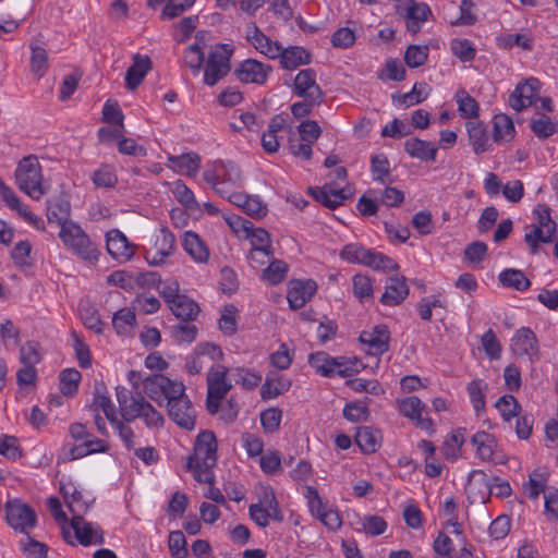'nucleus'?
Returning a JSON list of instances; mask_svg holds the SVG:
<instances>
[{"instance_id":"f257e3e1","label":"nucleus","mask_w":558,"mask_h":558,"mask_svg":"<svg viewBox=\"0 0 558 558\" xmlns=\"http://www.w3.org/2000/svg\"><path fill=\"white\" fill-rule=\"evenodd\" d=\"M217 450L218 444L214 432L206 429L196 436L193 454L187 458L186 469L198 483L215 482L213 469L218 461Z\"/></svg>"},{"instance_id":"f03ea898","label":"nucleus","mask_w":558,"mask_h":558,"mask_svg":"<svg viewBox=\"0 0 558 558\" xmlns=\"http://www.w3.org/2000/svg\"><path fill=\"white\" fill-rule=\"evenodd\" d=\"M59 238L64 246L71 250L80 258L89 263L98 260L99 251L93 243L86 232L77 223L63 227L59 232Z\"/></svg>"},{"instance_id":"7ed1b4c3","label":"nucleus","mask_w":558,"mask_h":558,"mask_svg":"<svg viewBox=\"0 0 558 558\" xmlns=\"http://www.w3.org/2000/svg\"><path fill=\"white\" fill-rule=\"evenodd\" d=\"M308 364L324 377H349L357 372V361L343 356L333 357L326 352L312 353L308 356Z\"/></svg>"},{"instance_id":"20e7f679","label":"nucleus","mask_w":558,"mask_h":558,"mask_svg":"<svg viewBox=\"0 0 558 558\" xmlns=\"http://www.w3.org/2000/svg\"><path fill=\"white\" fill-rule=\"evenodd\" d=\"M232 53L233 48L228 44L217 45L210 50L204 68V84L214 86L229 73Z\"/></svg>"},{"instance_id":"39448f33","label":"nucleus","mask_w":558,"mask_h":558,"mask_svg":"<svg viewBox=\"0 0 558 558\" xmlns=\"http://www.w3.org/2000/svg\"><path fill=\"white\" fill-rule=\"evenodd\" d=\"M307 191L316 202L329 209H336L354 195V189L350 184L342 185L338 181L323 186H310Z\"/></svg>"},{"instance_id":"423d86ee","label":"nucleus","mask_w":558,"mask_h":558,"mask_svg":"<svg viewBox=\"0 0 558 558\" xmlns=\"http://www.w3.org/2000/svg\"><path fill=\"white\" fill-rule=\"evenodd\" d=\"M229 223L232 228H241L251 240L253 248L251 250L250 257L253 262L263 263V260L257 258V255L270 256L272 254L268 231L263 228H255L252 221L241 217H236L234 221Z\"/></svg>"},{"instance_id":"0eeeda50","label":"nucleus","mask_w":558,"mask_h":558,"mask_svg":"<svg viewBox=\"0 0 558 558\" xmlns=\"http://www.w3.org/2000/svg\"><path fill=\"white\" fill-rule=\"evenodd\" d=\"M471 444L475 447L478 459L494 464H506L507 456L500 449L497 438L487 432L478 430L472 438Z\"/></svg>"},{"instance_id":"6e6552de","label":"nucleus","mask_w":558,"mask_h":558,"mask_svg":"<svg viewBox=\"0 0 558 558\" xmlns=\"http://www.w3.org/2000/svg\"><path fill=\"white\" fill-rule=\"evenodd\" d=\"M5 518L12 529L25 534H28L29 530L37 524L35 511L20 500H12L5 504Z\"/></svg>"},{"instance_id":"1a4fd4ad","label":"nucleus","mask_w":558,"mask_h":558,"mask_svg":"<svg viewBox=\"0 0 558 558\" xmlns=\"http://www.w3.org/2000/svg\"><path fill=\"white\" fill-rule=\"evenodd\" d=\"M510 347L513 354L520 359L533 362L541 357L536 335L529 327H521L515 331L511 338Z\"/></svg>"},{"instance_id":"9d476101","label":"nucleus","mask_w":558,"mask_h":558,"mask_svg":"<svg viewBox=\"0 0 558 558\" xmlns=\"http://www.w3.org/2000/svg\"><path fill=\"white\" fill-rule=\"evenodd\" d=\"M317 292V283L313 279H293L288 283L287 300L292 311L300 310L310 302Z\"/></svg>"},{"instance_id":"9b49d317","label":"nucleus","mask_w":558,"mask_h":558,"mask_svg":"<svg viewBox=\"0 0 558 558\" xmlns=\"http://www.w3.org/2000/svg\"><path fill=\"white\" fill-rule=\"evenodd\" d=\"M272 68L255 59L242 61L234 70V75L241 83L263 85L266 83Z\"/></svg>"},{"instance_id":"f8f14e48","label":"nucleus","mask_w":558,"mask_h":558,"mask_svg":"<svg viewBox=\"0 0 558 558\" xmlns=\"http://www.w3.org/2000/svg\"><path fill=\"white\" fill-rule=\"evenodd\" d=\"M398 409L402 415L411 420L416 427L434 433V422L429 417H424L422 412L425 404L416 396L407 397L398 401Z\"/></svg>"},{"instance_id":"ddd939ff","label":"nucleus","mask_w":558,"mask_h":558,"mask_svg":"<svg viewBox=\"0 0 558 558\" xmlns=\"http://www.w3.org/2000/svg\"><path fill=\"white\" fill-rule=\"evenodd\" d=\"M359 340L367 347V353L379 356L389 350L390 331L386 325H376L369 331H362Z\"/></svg>"},{"instance_id":"4468645a","label":"nucleus","mask_w":558,"mask_h":558,"mask_svg":"<svg viewBox=\"0 0 558 558\" xmlns=\"http://www.w3.org/2000/svg\"><path fill=\"white\" fill-rule=\"evenodd\" d=\"M541 82L535 77L526 78L519 83L509 96V105L517 112H521L533 104L534 97L538 94Z\"/></svg>"},{"instance_id":"2eb2a0df","label":"nucleus","mask_w":558,"mask_h":558,"mask_svg":"<svg viewBox=\"0 0 558 558\" xmlns=\"http://www.w3.org/2000/svg\"><path fill=\"white\" fill-rule=\"evenodd\" d=\"M293 92L301 98H311L316 101L318 98L324 99V92L316 83V73L313 69L301 70L296 74L293 84Z\"/></svg>"},{"instance_id":"dca6fc26","label":"nucleus","mask_w":558,"mask_h":558,"mask_svg":"<svg viewBox=\"0 0 558 558\" xmlns=\"http://www.w3.org/2000/svg\"><path fill=\"white\" fill-rule=\"evenodd\" d=\"M71 527L75 533V537L83 546L102 545L105 543L104 531L100 526H94L90 522H86L82 515L71 519Z\"/></svg>"},{"instance_id":"f3484780","label":"nucleus","mask_w":558,"mask_h":558,"mask_svg":"<svg viewBox=\"0 0 558 558\" xmlns=\"http://www.w3.org/2000/svg\"><path fill=\"white\" fill-rule=\"evenodd\" d=\"M126 423L136 418H142L147 427H161L163 416L158 412L143 396H140V402L133 403V408L126 411Z\"/></svg>"},{"instance_id":"a211bd4d","label":"nucleus","mask_w":558,"mask_h":558,"mask_svg":"<svg viewBox=\"0 0 558 558\" xmlns=\"http://www.w3.org/2000/svg\"><path fill=\"white\" fill-rule=\"evenodd\" d=\"M246 39L256 50L270 59H276L281 53V45L271 40L255 24L247 27Z\"/></svg>"},{"instance_id":"6ab92c4d","label":"nucleus","mask_w":558,"mask_h":558,"mask_svg":"<svg viewBox=\"0 0 558 558\" xmlns=\"http://www.w3.org/2000/svg\"><path fill=\"white\" fill-rule=\"evenodd\" d=\"M409 294V288L404 277H390L387 279L385 292L379 302L386 306H397L401 304Z\"/></svg>"},{"instance_id":"aec40b11","label":"nucleus","mask_w":558,"mask_h":558,"mask_svg":"<svg viewBox=\"0 0 558 558\" xmlns=\"http://www.w3.org/2000/svg\"><path fill=\"white\" fill-rule=\"evenodd\" d=\"M469 142L475 154H482L492 148L493 137L483 122L469 121L466 123Z\"/></svg>"},{"instance_id":"412c9836","label":"nucleus","mask_w":558,"mask_h":558,"mask_svg":"<svg viewBox=\"0 0 558 558\" xmlns=\"http://www.w3.org/2000/svg\"><path fill=\"white\" fill-rule=\"evenodd\" d=\"M107 251L116 259H129L134 255V248L126 236L119 230L113 229L107 232Z\"/></svg>"},{"instance_id":"4be33fe9","label":"nucleus","mask_w":558,"mask_h":558,"mask_svg":"<svg viewBox=\"0 0 558 558\" xmlns=\"http://www.w3.org/2000/svg\"><path fill=\"white\" fill-rule=\"evenodd\" d=\"M150 69V59L147 56L136 53L133 57L132 65L128 69L125 73V85L128 89H136L141 85V83L143 82L144 77L146 76Z\"/></svg>"},{"instance_id":"5701e85b","label":"nucleus","mask_w":558,"mask_h":558,"mask_svg":"<svg viewBox=\"0 0 558 558\" xmlns=\"http://www.w3.org/2000/svg\"><path fill=\"white\" fill-rule=\"evenodd\" d=\"M476 476L480 477L483 486L488 489V496L487 498H483V502H486L490 495H495L499 498H506L509 497L512 493L509 482L495 476L493 477L494 484H490L487 474L482 470H472L468 476L469 482H471Z\"/></svg>"},{"instance_id":"b1692460","label":"nucleus","mask_w":558,"mask_h":558,"mask_svg":"<svg viewBox=\"0 0 558 558\" xmlns=\"http://www.w3.org/2000/svg\"><path fill=\"white\" fill-rule=\"evenodd\" d=\"M227 372L228 371L225 366H211L209 368L207 375V391L211 398H225L231 389V384L226 379Z\"/></svg>"},{"instance_id":"393cba45","label":"nucleus","mask_w":558,"mask_h":558,"mask_svg":"<svg viewBox=\"0 0 558 558\" xmlns=\"http://www.w3.org/2000/svg\"><path fill=\"white\" fill-rule=\"evenodd\" d=\"M515 136L512 119L506 113L495 114L493 118V142L504 144L511 142Z\"/></svg>"},{"instance_id":"a878e982","label":"nucleus","mask_w":558,"mask_h":558,"mask_svg":"<svg viewBox=\"0 0 558 558\" xmlns=\"http://www.w3.org/2000/svg\"><path fill=\"white\" fill-rule=\"evenodd\" d=\"M109 450V445L107 441L96 438L92 435V437L86 438L80 445H73L66 456L70 460H76L93 453H104Z\"/></svg>"},{"instance_id":"bb28decb","label":"nucleus","mask_w":558,"mask_h":558,"mask_svg":"<svg viewBox=\"0 0 558 558\" xmlns=\"http://www.w3.org/2000/svg\"><path fill=\"white\" fill-rule=\"evenodd\" d=\"M168 306L172 314L182 322L195 320L201 311L198 304L185 294L180 295Z\"/></svg>"},{"instance_id":"cd10ccee","label":"nucleus","mask_w":558,"mask_h":558,"mask_svg":"<svg viewBox=\"0 0 558 558\" xmlns=\"http://www.w3.org/2000/svg\"><path fill=\"white\" fill-rule=\"evenodd\" d=\"M404 150L411 157L418 158L424 161H433L436 157L437 146L434 142L411 137L404 142Z\"/></svg>"},{"instance_id":"c85d7f7f","label":"nucleus","mask_w":558,"mask_h":558,"mask_svg":"<svg viewBox=\"0 0 558 558\" xmlns=\"http://www.w3.org/2000/svg\"><path fill=\"white\" fill-rule=\"evenodd\" d=\"M199 165L201 157L196 153L169 157V168L178 174H196Z\"/></svg>"},{"instance_id":"c756f323","label":"nucleus","mask_w":558,"mask_h":558,"mask_svg":"<svg viewBox=\"0 0 558 558\" xmlns=\"http://www.w3.org/2000/svg\"><path fill=\"white\" fill-rule=\"evenodd\" d=\"M279 57L281 66L286 70H294L311 62L310 52L305 48L299 46L289 47L287 49L281 47V53Z\"/></svg>"},{"instance_id":"7c9ffc66","label":"nucleus","mask_w":558,"mask_h":558,"mask_svg":"<svg viewBox=\"0 0 558 558\" xmlns=\"http://www.w3.org/2000/svg\"><path fill=\"white\" fill-rule=\"evenodd\" d=\"M182 246L184 251L197 263H205L209 257V251L197 233L187 231L184 234Z\"/></svg>"},{"instance_id":"2f4dec72","label":"nucleus","mask_w":558,"mask_h":558,"mask_svg":"<svg viewBox=\"0 0 558 558\" xmlns=\"http://www.w3.org/2000/svg\"><path fill=\"white\" fill-rule=\"evenodd\" d=\"M19 187L34 199H39L50 187L45 177H15Z\"/></svg>"},{"instance_id":"473e14b6","label":"nucleus","mask_w":558,"mask_h":558,"mask_svg":"<svg viewBox=\"0 0 558 558\" xmlns=\"http://www.w3.org/2000/svg\"><path fill=\"white\" fill-rule=\"evenodd\" d=\"M185 407L178 405L172 409L171 404H167L170 418L180 427L191 430L195 426V411L191 401L185 398Z\"/></svg>"},{"instance_id":"72a5a7b5","label":"nucleus","mask_w":558,"mask_h":558,"mask_svg":"<svg viewBox=\"0 0 558 558\" xmlns=\"http://www.w3.org/2000/svg\"><path fill=\"white\" fill-rule=\"evenodd\" d=\"M70 203L63 199H58L56 202H48L47 207V219L49 223H57L60 227V230L74 223L70 219Z\"/></svg>"},{"instance_id":"f704fd0d","label":"nucleus","mask_w":558,"mask_h":558,"mask_svg":"<svg viewBox=\"0 0 558 558\" xmlns=\"http://www.w3.org/2000/svg\"><path fill=\"white\" fill-rule=\"evenodd\" d=\"M380 432L371 426L360 427L355 435V441L364 453L376 452L380 447Z\"/></svg>"},{"instance_id":"c9c22d12","label":"nucleus","mask_w":558,"mask_h":558,"mask_svg":"<svg viewBox=\"0 0 558 558\" xmlns=\"http://www.w3.org/2000/svg\"><path fill=\"white\" fill-rule=\"evenodd\" d=\"M428 89L426 83H416L409 93L392 95V102L398 107H411L421 104L427 98Z\"/></svg>"},{"instance_id":"e433bc0d","label":"nucleus","mask_w":558,"mask_h":558,"mask_svg":"<svg viewBox=\"0 0 558 558\" xmlns=\"http://www.w3.org/2000/svg\"><path fill=\"white\" fill-rule=\"evenodd\" d=\"M430 13L429 7L425 3H414L409 7L405 14L407 29L416 34Z\"/></svg>"},{"instance_id":"4c0bfd02","label":"nucleus","mask_w":558,"mask_h":558,"mask_svg":"<svg viewBox=\"0 0 558 558\" xmlns=\"http://www.w3.org/2000/svg\"><path fill=\"white\" fill-rule=\"evenodd\" d=\"M499 282L506 287L517 291H526L531 287V281L524 272L515 268L504 269L498 276Z\"/></svg>"},{"instance_id":"58836bf2","label":"nucleus","mask_w":558,"mask_h":558,"mask_svg":"<svg viewBox=\"0 0 558 558\" xmlns=\"http://www.w3.org/2000/svg\"><path fill=\"white\" fill-rule=\"evenodd\" d=\"M487 389V384L483 379H473L466 386V391L469 393L470 402L476 413L477 416H481L485 411L486 401H485V390Z\"/></svg>"},{"instance_id":"ea45409f","label":"nucleus","mask_w":558,"mask_h":558,"mask_svg":"<svg viewBox=\"0 0 558 558\" xmlns=\"http://www.w3.org/2000/svg\"><path fill=\"white\" fill-rule=\"evenodd\" d=\"M529 229L524 234V242L529 245L532 254H536L538 252L539 243H550L555 235L551 229H543L535 225L527 227Z\"/></svg>"},{"instance_id":"a19ab883","label":"nucleus","mask_w":558,"mask_h":558,"mask_svg":"<svg viewBox=\"0 0 558 558\" xmlns=\"http://www.w3.org/2000/svg\"><path fill=\"white\" fill-rule=\"evenodd\" d=\"M454 100L458 105V111L461 118L472 119L477 118L480 114V106L474 97H472L465 89L457 90Z\"/></svg>"},{"instance_id":"79ce46f5","label":"nucleus","mask_w":558,"mask_h":558,"mask_svg":"<svg viewBox=\"0 0 558 558\" xmlns=\"http://www.w3.org/2000/svg\"><path fill=\"white\" fill-rule=\"evenodd\" d=\"M291 383L281 376H267L260 388V397L263 400L275 399L289 390Z\"/></svg>"},{"instance_id":"37998d69","label":"nucleus","mask_w":558,"mask_h":558,"mask_svg":"<svg viewBox=\"0 0 558 558\" xmlns=\"http://www.w3.org/2000/svg\"><path fill=\"white\" fill-rule=\"evenodd\" d=\"M206 183L222 198H228L240 186L239 178L204 177Z\"/></svg>"},{"instance_id":"c03bdc74","label":"nucleus","mask_w":558,"mask_h":558,"mask_svg":"<svg viewBox=\"0 0 558 558\" xmlns=\"http://www.w3.org/2000/svg\"><path fill=\"white\" fill-rule=\"evenodd\" d=\"M82 375L76 368H65L59 375L60 391L64 397H73L81 383Z\"/></svg>"},{"instance_id":"a18cd8bd","label":"nucleus","mask_w":558,"mask_h":558,"mask_svg":"<svg viewBox=\"0 0 558 558\" xmlns=\"http://www.w3.org/2000/svg\"><path fill=\"white\" fill-rule=\"evenodd\" d=\"M123 113L117 101L107 100L102 108V120L114 124V136H122L124 131Z\"/></svg>"},{"instance_id":"49530a36","label":"nucleus","mask_w":558,"mask_h":558,"mask_svg":"<svg viewBox=\"0 0 558 558\" xmlns=\"http://www.w3.org/2000/svg\"><path fill=\"white\" fill-rule=\"evenodd\" d=\"M352 291L361 303L372 300L374 296L373 280L366 275L356 274L352 279Z\"/></svg>"},{"instance_id":"de8ad7c7","label":"nucleus","mask_w":558,"mask_h":558,"mask_svg":"<svg viewBox=\"0 0 558 558\" xmlns=\"http://www.w3.org/2000/svg\"><path fill=\"white\" fill-rule=\"evenodd\" d=\"M205 61V53L197 44L190 45L183 52V62L194 76L199 75Z\"/></svg>"},{"instance_id":"09e8293b","label":"nucleus","mask_w":558,"mask_h":558,"mask_svg":"<svg viewBox=\"0 0 558 558\" xmlns=\"http://www.w3.org/2000/svg\"><path fill=\"white\" fill-rule=\"evenodd\" d=\"M505 422H510L513 417L519 416L521 413V404L512 395L501 396L495 403Z\"/></svg>"},{"instance_id":"8fccbe9b","label":"nucleus","mask_w":558,"mask_h":558,"mask_svg":"<svg viewBox=\"0 0 558 558\" xmlns=\"http://www.w3.org/2000/svg\"><path fill=\"white\" fill-rule=\"evenodd\" d=\"M369 256L371 250L357 243H349L340 252V257L352 264L364 265Z\"/></svg>"},{"instance_id":"3c124183","label":"nucleus","mask_w":558,"mask_h":558,"mask_svg":"<svg viewBox=\"0 0 558 558\" xmlns=\"http://www.w3.org/2000/svg\"><path fill=\"white\" fill-rule=\"evenodd\" d=\"M62 494L65 504L73 515L72 518H75L76 515L83 517L87 512L89 506L86 501L83 500L82 493L75 487H73L71 494L68 492V489L62 488Z\"/></svg>"},{"instance_id":"603ef678","label":"nucleus","mask_w":558,"mask_h":558,"mask_svg":"<svg viewBox=\"0 0 558 558\" xmlns=\"http://www.w3.org/2000/svg\"><path fill=\"white\" fill-rule=\"evenodd\" d=\"M184 391L185 387L182 383L172 381L171 379L168 378V384L165 385V392H162V397L167 399V404L172 405V409H174L177 404L185 407L186 396Z\"/></svg>"},{"instance_id":"864d4df0","label":"nucleus","mask_w":558,"mask_h":558,"mask_svg":"<svg viewBox=\"0 0 558 558\" xmlns=\"http://www.w3.org/2000/svg\"><path fill=\"white\" fill-rule=\"evenodd\" d=\"M450 50L454 57L462 62H469L474 60L476 56V49L469 39L454 38L450 43Z\"/></svg>"},{"instance_id":"5fc2aeb1","label":"nucleus","mask_w":558,"mask_h":558,"mask_svg":"<svg viewBox=\"0 0 558 558\" xmlns=\"http://www.w3.org/2000/svg\"><path fill=\"white\" fill-rule=\"evenodd\" d=\"M288 272V265L283 260L275 259L263 271V279L269 284L282 282Z\"/></svg>"},{"instance_id":"6e6d98bb","label":"nucleus","mask_w":558,"mask_h":558,"mask_svg":"<svg viewBox=\"0 0 558 558\" xmlns=\"http://www.w3.org/2000/svg\"><path fill=\"white\" fill-rule=\"evenodd\" d=\"M197 328L189 322H182L171 327V335L178 344L191 343L196 339Z\"/></svg>"},{"instance_id":"4d7b16f0","label":"nucleus","mask_w":558,"mask_h":558,"mask_svg":"<svg viewBox=\"0 0 558 558\" xmlns=\"http://www.w3.org/2000/svg\"><path fill=\"white\" fill-rule=\"evenodd\" d=\"M168 384V377L162 374H155L147 377L144 383V391L153 400H158L165 392V385Z\"/></svg>"},{"instance_id":"13d9d810","label":"nucleus","mask_w":558,"mask_h":558,"mask_svg":"<svg viewBox=\"0 0 558 558\" xmlns=\"http://www.w3.org/2000/svg\"><path fill=\"white\" fill-rule=\"evenodd\" d=\"M26 535L24 539L20 541L21 550L29 558H47L48 546L31 537L28 534Z\"/></svg>"},{"instance_id":"bf43d9fd","label":"nucleus","mask_w":558,"mask_h":558,"mask_svg":"<svg viewBox=\"0 0 558 558\" xmlns=\"http://www.w3.org/2000/svg\"><path fill=\"white\" fill-rule=\"evenodd\" d=\"M364 266L380 271H391L398 269V264L391 257L374 250H371V256L366 259Z\"/></svg>"},{"instance_id":"052dcab7","label":"nucleus","mask_w":558,"mask_h":558,"mask_svg":"<svg viewBox=\"0 0 558 558\" xmlns=\"http://www.w3.org/2000/svg\"><path fill=\"white\" fill-rule=\"evenodd\" d=\"M168 545L172 558H187V543L182 531L170 532Z\"/></svg>"},{"instance_id":"680f3d73","label":"nucleus","mask_w":558,"mask_h":558,"mask_svg":"<svg viewBox=\"0 0 558 558\" xmlns=\"http://www.w3.org/2000/svg\"><path fill=\"white\" fill-rule=\"evenodd\" d=\"M135 324V313L128 307L121 308L113 314L112 326L119 335L124 333L129 327H133Z\"/></svg>"},{"instance_id":"e2e57ef3","label":"nucleus","mask_w":558,"mask_h":558,"mask_svg":"<svg viewBox=\"0 0 558 558\" xmlns=\"http://www.w3.org/2000/svg\"><path fill=\"white\" fill-rule=\"evenodd\" d=\"M531 130L538 138L545 140L556 133L557 124L551 118L543 114L541 118L531 121Z\"/></svg>"},{"instance_id":"0e129e2a","label":"nucleus","mask_w":558,"mask_h":558,"mask_svg":"<svg viewBox=\"0 0 558 558\" xmlns=\"http://www.w3.org/2000/svg\"><path fill=\"white\" fill-rule=\"evenodd\" d=\"M0 454L15 461L23 454L19 439L15 436L3 435L0 437Z\"/></svg>"},{"instance_id":"69168bd1","label":"nucleus","mask_w":558,"mask_h":558,"mask_svg":"<svg viewBox=\"0 0 558 558\" xmlns=\"http://www.w3.org/2000/svg\"><path fill=\"white\" fill-rule=\"evenodd\" d=\"M342 413L344 418L353 423L365 422L369 416L366 404L360 401L347 403Z\"/></svg>"},{"instance_id":"338daca9","label":"nucleus","mask_w":558,"mask_h":558,"mask_svg":"<svg viewBox=\"0 0 558 558\" xmlns=\"http://www.w3.org/2000/svg\"><path fill=\"white\" fill-rule=\"evenodd\" d=\"M39 344L35 341H27L20 348V362L24 366L37 365L41 361V355L38 351Z\"/></svg>"},{"instance_id":"774afa93","label":"nucleus","mask_w":558,"mask_h":558,"mask_svg":"<svg viewBox=\"0 0 558 558\" xmlns=\"http://www.w3.org/2000/svg\"><path fill=\"white\" fill-rule=\"evenodd\" d=\"M31 252L32 244L29 241L24 240L15 243L11 251V258L15 266L27 267L31 266Z\"/></svg>"}]
</instances>
